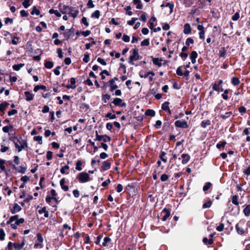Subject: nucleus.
Here are the masks:
<instances>
[{
  "label": "nucleus",
  "instance_id": "1",
  "mask_svg": "<svg viewBox=\"0 0 250 250\" xmlns=\"http://www.w3.org/2000/svg\"><path fill=\"white\" fill-rule=\"evenodd\" d=\"M246 221L245 220H240L235 225V229L237 233L241 235L247 233L248 231V228H245Z\"/></svg>",
  "mask_w": 250,
  "mask_h": 250
},
{
  "label": "nucleus",
  "instance_id": "2",
  "mask_svg": "<svg viewBox=\"0 0 250 250\" xmlns=\"http://www.w3.org/2000/svg\"><path fill=\"white\" fill-rule=\"evenodd\" d=\"M132 54L129 56L128 63L131 65H134V61H137L141 59V57L138 53V49L134 48L132 50Z\"/></svg>",
  "mask_w": 250,
  "mask_h": 250
},
{
  "label": "nucleus",
  "instance_id": "3",
  "mask_svg": "<svg viewBox=\"0 0 250 250\" xmlns=\"http://www.w3.org/2000/svg\"><path fill=\"white\" fill-rule=\"evenodd\" d=\"M77 178L79 182L81 183H86L92 180L88 173L85 172H82L79 173L77 175Z\"/></svg>",
  "mask_w": 250,
  "mask_h": 250
},
{
  "label": "nucleus",
  "instance_id": "4",
  "mask_svg": "<svg viewBox=\"0 0 250 250\" xmlns=\"http://www.w3.org/2000/svg\"><path fill=\"white\" fill-rule=\"evenodd\" d=\"M18 143L19 142H16V143H15V147L17 149L19 152L21 151L25 148L28 147L27 140L26 139H22L21 142L20 141L19 143L21 144V145H19Z\"/></svg>",
  "mask_w": 250,
  "mask_h": 250
},
{
  "label": "nucleus",
  "instance_id": "5",
  "mask_svg": "<svg viewBox=\"0 0 250 250\" xmlns=\"http://www.w3.org/2000/svg\"><path fill=\"white\" fill-rule=\"evenodd\" d=\"M102 140H103L104 142H109L111 140V137L107 136V135H99L97 131H96V138L94 139V141H100Z\"/></svg>",
  "mask_w": 250,
  "mask_h": 250
},
{
  "label": "nucleus",
  "instance_id": "6",
  "mask_svg": "<svg viewBox=\"0 0 250 250\" xmlns=\"http://www.w3.org/2000/svg\"><path fill=\"white\" fill-rule=\"evenodd\" d=\"M112 103L114 104L116 106L119 107H125L126 106V104L123 102V100L119 98H116L112 101Z\"/></svg>",
  "mask_w": 250,
  "mask_h": 250
},
{
  "label": "nucleus",
  "instance_id": "7",
  "mask_svg": "<svg viewBox=\"0 0 250 250\" xmlns=\"http://www.w3.org/2000/svg\"><path fill=\"white\" fill-rule=\"evenodd\" d=\"M175 126L176 127L182 128H187L188 127V125L187 122L185 121L177 120L175 122Z\"/></svg>",
  "mask_w": 250,
  "mask_h": 250
},
{
  "label": "nucleus",
  "instance_id": "8",
  "mask_svg": "<svg viewBox=\"0 0 250 250\" xmlns=\"http://www.w3.org/2000/svg\"><path fill=\"white\" fill-rule=\"evenodd\" d=\"M170 211L171 210L170 208H164L163 209L161 212V215H162L163 214H164V215L163 216L161 219L163 221H166L167 219V218L170 216Z\"/></svg>",
  "mask_w": 250,
  "mask_h": 250
},
{
  "label": "nucleus",
  "instance_id": "9",
  "mask_svg": "<svg viewBox=\"0 0 250 250\" xmlns=\"http://www.w3.org/2000/svg\"><path fill=\"white\" fill-rule=\"evenodd\" d=\"M58 7L60 11L62 14H66V11H65V10L66 9H69L70 12L73 11V7H69V6L66 5H63L62 6V3H60L58 5Z\"/></svg>",
  "mask_w": 250,
  "mask_h": 250
},
{
  "label": "nucleus",
  "instance_id": "10",
  "mask_svg": "<svg viewBox=\"0 0 250 250\" xmlns=\"http://www.w3.org/2000/svg\"><path fill=\"white\" fill-rule=\"evenodd\" d=\"M10 210L12 214H15L20 212L21 210V208L17 203H14L13 207H10Z\"/></svg>",
  "mask_w": 250,
  "mask_h": 250
},
{
  "label": "nucleus",
  "instance_id": "11",
  "mask_svg": "<svg viewBox=\"0 0 250 250\" xmlns=\"http://www.w3.org/2000/svg\"><path fill=\"white\" fill-rule=\"evenodd\" d=\"M238 198L239 196L238 195H234L231 197V201L232 204L238 206L237 208V214L239 212V202L238 201Z\"/></svg>",
  "mask_w": 250,
  "mask_h": 250
},
{
  "label": "nucleus",
  "instance_id": "12",
  "mask_svg": "<svg viewBox=\"0 0 250 250\" xmlns=\"http://www.w3.org/2000/svg\"><path fill=\"white\" fill-rule=\"evenodd\" d=\"M17 33H14L10 35L11 38H12L11 43L14 45H17L19 42V40H20V38L17 37Z\"/></svg>",
  "mask_w": 250,
  "mask_h": 250
},
{
  "label": "nucleus",
  "instance_id": "13",
  "mask_svg": "<svg viewBox=\"0 0 250 250\" xmlns=\"http://www.w3.org/2000/svg\"><path fill=\"white\" fill-rule=\"evenodd\" d=\"M74 29L72 27L69 29H66L63 34L64 37L66 38V39L68 40L70 38L72 34L74 33Z\"/></svg>",
  "mask_w": 250,
  "mask_h": 250
},
{
  "label": "nucleus",
  "instance_id": "14",
  "mask_svg": "<svg viewBox=\"0 0 250 250\" xmlns=\"http://www.w3.org/2000/svg\"><path fill=\"white\" fill-rule=\"evenodd\" d=\"M20 139H21V136H20V137H18L15 132L12 133L11 137L9 138V140L13 142L14 144L16 142L20 143Z\"/></svg>",
  "mask_w": 250,
  "mask_h": 250
},
{
  "label": "nucleus",
  "instance_id": "15",
  "mask_svg": "<svg viewBox=\"0 0 250 250\" xmlns=\"http://www.w3.org/2000/svg\"><path fill=\"white\" fill-rule=\"evenodd\" d=\"M111 167V163L108 161H104L103 163V165L101 167V169L103 171H106L110 169Z\"/></svg>",
  "mask_w": 250,
  "mask_h": 250
},
{
  "label": "nucleus",
  "instance_id": "16",
  "mask_svg": "<svg viewBox=\"0 0 250 250\" xmlns=\"http://www.w3.org/2000/svg\"><path fill=\"white\" fill-rule=\"evenodd\" d=\"M181 157L182 158V163L183 165L187 164L190 159V156L188 154H182Z\"/></svg>",
  "mask_w": 250,
  "mask_h": 250
},
{
  "label": "nucleus",
  "instance_id": "17",
  "mask_svg": "<svg viewBox=\"0 0 250 250\" xmlns=\"http://www.w3.org/2000/svg\"><path fill=\"white\" fill-rule=\"evenodd\" d=\"M13 246L15 248V249L17 250H21L22 249L23 246L25 245V237H24L23 238V241L20 244L16 243H13Z\"/></svg>",
  "mask_w": 250,
  "mask_h": 250
},
{
  "label": "nucleus",
  "instance_id": "18",
  "mask_svg": "<svg viewBox=\"0 0 250 250\" xmlns=\"http://www.w3.org/2000/svg\"><path fill=\"white\" fill-rule=\"evenodd\" d=\"M70 83H71V84H67L66 85V87L67 88V89H75L76 88V79L75 78H70Z\"/></svg>",
  "mask_w": 250,
  "mask_h": 250
},
{
  "label": "nucleus",
  "instance_id": "19",
  "mask_svg": "<svg viewBox=\"0 0 250 250\" xmlns=\"http://www.w3.org/2000/svg\"><path fill=\"white\" fill-rule=\"evenodd\" d=\"M191 28L190 25L188 23L185 24L184 26V31H183V32L184 33V34H185L186 35L189 34L191 33Z\"/></svg>",
  "mask_w": 250,
  "mask_h": 250
},
{
  "label": "nucleus",
  "instance_id": "20",
  "mask_svg": "<svg viewBox=\"0 0 250 250\" xmlns=\"http://www.w3.org/2000/svg\"><path fill=\"white\" fill-rule=\"evenodd\" d=\"M65 182V179L64 178L61 179L60 182V186L62 189L64 191H67L69 190V188L67 186L64 185Z\"/></svg>",
  "mask_w": 250,
  "mask_h": 250
},
{
  "label": "nucleus",
  "instance_id": "21",
  "mask_svg": "<svg viewBox=\"0 0 250 250\" xmlns=\"http://www.w3.org/2000/svg\"><path fill=\"white\" fill-rule=\"evenodd\" d=\"M24 95L25 96V100L27 101H30L34 99V94L29 91H25Z\"/></svg>",
  "mask_w": 250,
  "mask_h": 250
},
{
  "label": "nucleus",
  "instance_id": "22",
  "mask_svg": "<svg viewBox=\"0 0 250 250\" xmlns=\"http://www.w3.org/2000/svg\"><path fill=\"white\" fill-rule=\"evenodd\" d=\"M151 58H152V62L154 64L157 65L158 67H161L162 66V64L161 62L163 61L162 59L153 58L152 57H151Z\"/></svg>",
  "mask_w": 250,
  "mask_h": 250
},
{
  "label": "nucleus",
  "instance_id": "23",
  "mask_svg": "<svg viewBox=\"0 0 250 250\" xmlns=\"http://www.w3.org/2000/svg\"><path fill=\"white\" fill-rule=\"evenodd\" d=\"M27 169V167L25 165V167L23 166H21L19 167H17V169L15 170L21 174H24L26 172Z\"/></svg>",
  "mask_w": 250,
  "mask_h": 250
},
{
  "label": "nucleus",
  "instance_id": "24",
  "mask_svg": "<svg viewBox=\"0 0 250 250\" xmlns=\"http://www.w3.org/2000/svg\"><path fill=\"white\" fill-rule=\"evenodd\" d=\"M227 54V50L225 47H221L219 51V57L226 58Z\"/></svg>",
  "mask_w": 250,
  "mask_h": 250
},
{
  "label": "nucleus",
  "instance_id": "25",
  "mask_svg": "<svg viewBox=\"0 0 250 250\" xmlns=\"http://www.w3.org/2000/svg\"><path fill=\"white\" fill-rule=\"evenodd\" d=\"M6 161L5 160H3L2 159H0V169L1 171H3L5 172H7V170L6 169L5 166L4 164L6 163Z\"/></svg>",
  "mask_w": 250,
  "mask_h": 250
},
{
  "label": "nucleus",
  "instance_id": "26",
  "mask_svg": "<svg viewBox=\"0 0 250 250\" xmlns=\"http://www.w3.org/2000/svg\"><path fill=\"white\" fill-rule=\"evenodd\" d=\"M231 83L234 86H237L240 83L239 79L236 77H233L231 79Z\"/></svg>",
  "mask_w": 250,
  "mask_h": 250
},
{
  "label": "nucleus",
  "instance_id": "27",
  "mask_svg": "<svg viewBox=\"0 0 250 250\" xmlns=\"http://www.w3.org/2000/svg\"><path fill=\"white\" fill-rule=\"evenodd\" d=\"M9 104V103L6 102H2L0 104V113H1V112L4 111Z\"/></svg>",
  "mask_w": 250,
  "mask_h": 250
},
{
  "label": "nucleus",
  "instance_id": "28",
  "mask_svg": "<svg viewBox=\"0 0 250 250\" xmlns=\"http://www.w3.org/2000/svg\"><path fill=\"white\" fill-rule=\"evenodd\" d=\"M170 123L167 121L165 122L163 124L162 130L164 132L168 131L170 129Z\"/></svg>",
  "mask_w": 250,
  "mask_h": 250
},
{
  "label": "nucleus",
  "instance_id": "29",
  "mask_svg": "<svg viewBox=\"0 0 250 250\" xmlns=\"http://www.w3.org/2000/svg\"><path fill=\"white\" fill-rule=\"evenodd\" d=\"M203 242L205 245H211L213 244L214 240H213V239H208V238H207V237H204L203 239Z\"/></svg>",
  "mask_w": 250,
  "mask_h": 250
},
{
  "label": "nucleus",
  "instance_id": "30",
  "mask_svg": "<svg viewBox=\"0 0 250 250\" xmlns=\"http://www.w3.org/2000/svg\"><path fill=\"white\" fill-rule=\"evenodd\" d=\"M243 213L245 215L248 217L250 215V205H246L245 208L243 209Z\"/></svg>",
  "mask_w": 250,
  "mask_h": 250
},
{
  "label": "nucleus",
  "instance_id": "31",
  "mask_svg": "<svg viewBox=\"0 0 250 250\" xmlns=\"http://www.w3.org/2000/svg\"><path fill=\"white\" fill-rule=\"evenodd\" d=\"M145 115L147 116L154 117L155 115V111L151 109H147L145 112Z\"/></svg>",
  "mask_w": 250,
  "mask_h": 250
},
{
  "label": "nucleus",
  "instance_id": "32",
  "mask_svg": "<svg viewBox=\"0 0 250 250\" xmlns=\"http://www.w3.org/2000/svg\"><path fill=\"white\" fill-rule=\"evenodd\" d=\"M166 155V153L164 151H161L159 154V158L164 163H165L167 162V158L165 157Z\"/></svg>",
  "mask_w": 250,
  "mask_h": 250
},
{
  "label": "nucleus",
  "instance_id": "33",
  "mask_svg": "<svg viewBox=\"0 0 250 250\" xmlns=\"http://www.w3.org/2000/svg\"><path fill=\"white\" fill-rule=\"evenodd\" d=\"M169 104H170V103L168 101L165 102L162 104V106H161L162 109L165 111L168 110V109L169 108Z\"/></svg>",
  "mask_w": 250,
  "mask_h": 250
},
{
  "label": "nucleus",
  "instance_id": "34",
  "mask_svg": "<svg viewBox=\"0 0 250 250\" xmlns=\"http://www.w3.org/2000/svg\"><path fill=\"white\" fill-rule=\"evenodd\" d=\"M133 3L135 5H137L136 8L138 9H141L143 7V5L141 0H133Z\"/></svg>",
  "mask_w": 250,
  "mask_h": 250
},
{
  "label": "nucleus",
  "instance_id": "35",
  "mask_svg": "<svg viewBox=\"0 0 250 250\" xmlns=\"http://www.w3.org/2000/svg\"><path fill=\"white\" fill-rule=\"evenodd\" d=\"M194 2L193 0H183V3L186 7H190Z\"/></svg>",
  "mask_w": 250,
  "mask_h": 250
},
{
  "label": "nucleus",
  "instance_id": "36",
  "mask_svg": "<svg viewBox=\"0 0 250 250\" xmlns=\"http://www.w3.org/2000/svg\"><path fill=\"white\" fill-rule=\"evenodd\" d=\"M111 241V239L109 237H105L104 239V242L102 243V246L103 247H107L108 246V243L110 242Z\"/></svg>",
  "mask_w": 250,
  "mask_h": 250
},
{
  "label": "nucleus",
  "instance_id": "37",
  "mask_svg": "<svg viewBox=\"0 0 250 250\" xmlns=\"http://www.w3.org/2000/svg\"><path fill=\"white\" fill-rule=\"evenodd\" d=\"M231 91V90L229 89H226L224 90V93L222 94L221 96L223 98V99L225 100H227L229 99V97L228 94H229V92Z\"/></svg>",
  "mask_w": 250,
  "mask_h": 250
},
{
  "label": "nucleus",
  "instance_id": "38",
  "mask_svg": "<svg viewBox=\"0 0 250 250\" xmlns=\"http://www.w3.org/2000/svg\"><path fill=\"white\" fill-rule=\"evenodd\" d=\"M211 124V122L209 120H204L202 121L201 123V126L202 127L205 128L207 125H209Z\"/></svg>",
  "mask_w": 250,
  "mask_h": 250
},
{
  "label": "nucleus",
  "instance_id": "39",
  "mask_svg": "<svg viewBox=\"0 0 250 250\" xmlns=\"http://www.w3.org/2000/svg\"><path fill=\"white\" fill-rule=\"evenodd\" d=\"M49 13L50 14H54L57 17H61L62 16L61 14L58 10L53 9H50L49 10Z\"/></svg>",
  "mask_w": 250,
  "mask_h": 250
},
{
  "label": "nucleus",
  "instance_id": "40",
  "mask_svg": "<svg viewBox=\"0 0 250 250\" xmlns=\"http://www.w3.org/2000/svg\"><path fill=\"white\" fill-rule=\"evenodd\" d=\"M212 186V184L210 182H207L205 183V185L203 188V190L204 191L206 192Z\"/></svg>",
  "mask_w": 250,
  "mask_h": 250
},
{
  "label": "nucleus",
  "instance_id": "41",
  "mask_svg": "<svg viewBox=\"0 0 250 250\" xmlns=\"http://www.w3.org/2000/svg\"><path fill=\"white\" fill-rule=\"evenodd\" d=\"M54 64L51 61H45L44 66L45 68L48 69H51L53 67Z\"/></svg>",
  "mask_w": 250,
  "mask_h": 250
},
{
  "label": "nucleus",
  "instance_id": "42",
  "mask_svg": "<svg viewBox=\"0 0 250 250\" xmlns=\"http://www.w3.org/2000/svg\"><path fill=\"white\" fill-rule=\"evenodd\" d=\"M24 65V63H20L17 64H14L13 65L12 67L13 69L15 71H19L20 69Z\"/></svg>",
  "mask_w": 250,
  "mask_h": 250
},
{
  "label": "nucleus",
  "instance_id": "43",
  "mask_svg": "<svg viewBox=\"0 0 250 250\" xmlns=\"http://www.w3.org/2000/svg\"><path fill=\"white\" fill-rule=\"evenodd\" d=\"M100 16V11L98 10L95 11L91 14V18H96L99 19Z\"/></svg>",
  "mask_w": 250,
  "mask_h": 250
},
{
  "label": "nucleus",
  "instance_id": "44",
  "mask_svg": "<svg viewBox=\"0 0 250 250\" xmlns=\"http://www.w3.org/2000/svg\"><path fill=\"white\" fill-rule=\"evenodd\" d=\"M111 98V96L110 95L108 94H105L102 95V100L104 102V103H106L107 102V100H109Z\"/></svg>",
  "mask_w": 250,
  "mask_h": 250
},
{
  "label": "nucleus",
  "instance_id": "45",
  "mask_svg": "<svg viewBox=\"0 0 250 250\" xmlns=\"http://www.w3.org/2000/svg\"><path fill=\"white\" fill-rule=\"evenodd\" d=\"M82 236L84 237V241L85 243L88 244L90 243V238L89 236L87 234L83 232L82 233Z\"/></svg>",
  "mask_w": 250,
  "mask_h": 250
},
{
  "label": "nucleus",
  "instance_id": "46",
  "mask_svg": "<svg viewBox=\"0 0 250 250\" xmlns=\"http://www.w3.org/2000/svg\"><path fill=\"white\" fill-rule=\"evenodd\" d=\"M227 144V142L225 141H221L219 143L216 144V147L218 149H220L221 147H224Z\"/></svg>",
  "mask_w": 250,
  "mask_h": 250
},
{
  "label": "nucleus",
  "instance_id": "47",
  "mask_svg": "<svg viewBox=\"0 0 250 250\" xmlns=\"http://www.w3.org/2000/svg\"><path fill=\"white\" fill-rule=\"evenodd\" d=\"M232 113L231 111H229L226 112L225 114H222L221 115V118L224 120H226L230 117V116L232 115Z\"/></svg>",
  "mask_w": 250,
  "mask_h": 250
},
{
  "label": "nucleus",
  "instance_id": "48",
  "mask_svg": "<svg viewBox=\"0 0 250 250\" xmlns=\"http://www.w3.org/2000/svg\"><path fill=\"white\" fill-rule=\"evenodd\" d=\"M31 14L32 15H34V14L39 15L40 14V11L35 6H34L32 8V10L31 12Z\"/></svg>",
  "mask_w": 250,
  "mask_h": 250
},
{
  "label": "nucleus",
  "instance_id": "49",
  "mask_svg": "<svg viewBox=\"0 0 250 250\" xmlns=\"http://www.w3.org/2000/svg\"><path fill=\"white\" fill-rule=\"evenodd\" d=\"M13 128V126L12 125H6L2 128V131L4 133H8L9 130Z\"/></svg>",
  "mask_w": 250,
  "mask_h": 250
},
{
  "label": "nucleus",
  "instance_id": "50",
  "mask_svg": "<svg viewBox=\"0 0 250 250\" xmlns=\"http://www.w3.org/2000/svg\"><path fill=\"white\" fill-rule=\"evenodd\" d=\"M83 163L81 160H78L76 164V169L78 171L82 170V165Z\"/></svg>",
  "mask_w": 250,
  "mask_h": 250
},
{
  "label": "nucleus",
  "instance_id": "51",
  "mask_svg": "<svg viewBox=\"0 0 250 250\" xmlns=\"http://www.w3.org/2000/svg\"><path fill=\"white\" fill-rule=\"evenodd\" d=\"M212 203V201L210 200H209L207 202H206L203 204L202 206L203 208H209L211 207Z\"/></svg>",
  "mask_w": 250,
  "mask_h": 250
},
{
  "label": "nucleus",
  "instance_id": "52",
  "mask_svg": "<svg viewBox=\"0 0 250 250\" xmlns=\"http://www.w3.org/2000/svg\"><path fill=\"white\" fill-rule=\"evenodd\" d=\"M42 136H36L33 137V140L35 141H38L40 145L42 144Z\"/></svg>",
  "mask_w": 250,
  "mask_h": 250
},
{
  "label": "nucleus",
  "instance_id": "53",
  "mask_svg": "<svg viewBox=\"0 0 250 250\" xmlns=\"http://www.w3.org/2000/svg\"><path fill=\"white\" fill-rule=\"evenodd\" d=\"M79 12L78 10H74L73 9V11L70 12L69 15L70 16L72 17L73 18H75L76 17H77Z\"/></svg>",
  "mask_w": 250,
  "mask_h": 250
},
{
  "label": "nucleus",
  "instance_id": "54",
  "mask_svg": "<svg viewBox=\"0 0 250 250\" xmlns=\"http://www.w3.org/2000/svg\"><path fill=\"white\" fill-rule=\"evenodd\" d=\"M149 45V39H146L144 40L142 42H141V45L142 46H147Z\"/></svg>",
  "mask_w": 250,
  "mask_h": 250
},
{
  "label": "nucleus",
  "instance_id": "55",
  "mask_svg": "<svg viewBox=\"0 0 250 250\" xmlns=\"http://www.w3.org/2000/svg\"><path fill=\"white\" fill-rule=\"evenodd\" d=\"M105 117L110 119H114L116 118V116L115 114H112L111 113L108 112L105 114Z\"/></svg>",
  "mask_w": 250,
  "mask_h": 250
},
{
  "label": "nucleus",
  "instance_id": "56",
  "mask_svg": "<svg viewBox=\"0 0 250 250\" xmlns=\"http://www.w3.org/2000/svg\"><path fill=\"white\" fill-rule=\"evenodd\" d=\"M169 176L166 174H163L161 176L160 179L162 182H166L168 180Z\"/></svg>",
  "mask_w": 250,
  "mask_h": 250
},
{
  "label": "nucleus",
  "instance_id": "57",
  "mask_svg": "<svg viewBox=\"0 0 250 250\" xmlns=\"http://www.w3.org/2000/svg\"><path fill=\"white\" fill-rule=\"evenodd\" d=\"M80 107L81 108L84 109L85 111H87L89 108V105L85 103H82Z\"/></svg>",
  "mask_w": 250,
  "mask_h": 250
},
{
  "label": "nucleus",
  "instance_id": "58",
  "mask_svg": "<svg viewBox=\"0 0 250 250\" xmlns=\"http://www.w3.org/2000/svg\"><path fill=\"white\" fill-rule=\"evenodd\" d=\"M0 146V150L2 153L5 152L9 149V147L8 146H5L2 144H1Z\"/></svg>",
  "mask_w": 250,
  "mask_h": 250
},
{
  "label": "nucleus",
  "instance_id": "59",
  "mask_svg": "<svg viewBox=\"0 0 250 250\" xmlns=\"http://www.w3.org/2000/svg\"><path fill=\"white\" fill-rule=\"evenodd\" d=\"M166 7H168L170 9V13H171L173 12V9L174 7V4L173 2H167L166 4Z\"/></svg>",
  "mask_w": 250,
  "mask_h": 250
},
{
  "label": "nucleus",
  "instance_id": "60",
  "mask_svg": "<svg viewBox=\"0 0 250 250\" xmlns=\"http://www.w3.org/2000/svg\"><path fill=\"white\" fill-rule=\"evenodd\" d=\"M83 61L87 63L89 61V54L87 52L85 53L84 55V58L83 59Z\"/></svg>",
  "mask_w": 250,
  "mask_h": 250
},
{
  "label": "nucleus",
  "instance_id": "61",
  "mask_svg": "<svg viewBox=\"0 0 250 250\" xmlns=\"http://www.w3.org/2000/svg\"><path fill=\"white\" fill-rule=\"evenodd\" d=\"M5 233L2 229H0V240L3 241L4 240Z\"/></svg>",
  "mask_w": 250,
  "mask_h": 250
},
{
  "label": "nucleus",
  "instance_id": "62",
  "mask_svg": "<svg viewBox=\"0 0 250 250\" xmlns=\"http://www.w3.org/2000/svg\"><path fill=\"white\" fill-rule=\"evenodd\" d=\"M37 241L39 243H41L43 242V237L41 233H40V232L38 233L37 234Z\"/></svg>",
  "mask_w": 250,
  "mask_h": 250
},
{
  "label": "nucleus",
  "instance_id": "63",
  "mask_svg": "<svg viewBox=\"0 0 250 250\" xmlns=\"http://www.w3.org/2000/svg\"><path fill=\"white\" fill-rule=\"evenodd\" d=\"M238 111L241 114V115H243V114L246 113L247 109L244 106H241L239 107Z\"/></svg>",
  "mask_w": 250,
  "mask_h": 250
},
{
  "label": "nucleus",
  "instance_id": "64",
  "mask_svg": "<svg viewBox=\"0 0 250 250\" xmlns=\"http://www.w3.org/2000/svg\"><path fill=\"white\" fill-rule=\"evenodd\" d=\"M239 17L240 14L239 12H237L232 16L231 19L234 21H236L239 19Z\"/></svg>",
  "mask_w": 250,
  "mask_h": 250
}]
</instances>
